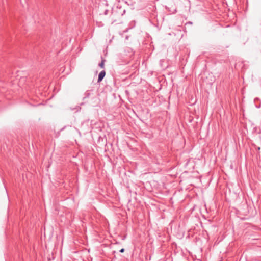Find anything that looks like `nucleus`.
<instances>
[{
    "label": "nucleus",
    "instance_id": "2",
    "mask_svg": "<svg viewBox=\"0 0 261 261\" xmlns=\"http://www.w3.org/2000/svg\"><path fill=\"white\" fill-rule=\"evenodd\" d=\"M106 75V72L105 70H102L101 71L99 75H98V82H101L103 79L104 78L105 76Z\"/></svg>",
    "mask_w": 261,
    "mask_h": 261
},
{
    "label": "nucleus",
    "instance_id": "6",
    "mask_svg": "<svg viewBox=\"0 0 261 261\" xmlns=\"http://www.w3.org/2000/svg\"><path fill=\"white\" fill-rule=\"evenodd\" d=\"M108 10H105V11L104 12V14L105 15H107L108 14Z\"/></svg>",
    "mask_w": 261,
    "mask_h": 261
},
{
    "label": "nucleus",
    "instance_id": "1",
    "mask_svg": "<svg viewBox=\"0 0 261 261\" xmlns=\"http://www.w3.org/2000/svg\"><path fill=\"white\" fill-rule=\"evenodd\" d=\"M121 9L120 8H118V7L116 8V10H112V14H113L115 12H116L117 13H119V15L120 16H122L123 15V14L125 13V10H123L122 11H121Z\"/></svg>",
    "mask_w": 261,
    "mask_h": 261
},
{
    "label": "nucleus",
    "instance_id": "3",
    "mask_svg": "<svg viewBox=\"0 0 261 261\" xmlns=\"http://www.w3.org/2000/svg\"><path fill=\"white\" fill-rule=\"evenodd\" d=\"M102 58V60H101V63H100L99 64V66L101 68H104V64H105V62L106 61V60L103 59Z\"/></svg>",
    "mask_w": 261,
    "mask_h": 261
},
{
    "label": "nucleus",
    "instance_id": "5",
    "mask_svg": "<svg viewBox=\"0 0 261 261\" xmlns=\"http://www.w3.org/2000/svg\"><path fill=\"white\" fill-rule=\"evenodd\" d=\"M120 251V252H121V253H123V252H124V248H122V249H121L120 250V251Z\"/></svg>",
    "mask_w": 261,
    "mask_h": 261
},
{
    "label": "nucleus",
    "instance_id": "4",
    "mask_svg": "<svg viewBox=\"0 0 261 261\" xmlns=\"http://www.w3.org/2000/svg\"><path fill=\"white\" fill-rule=\"evenodd\" d=\"M90 96V93L89 91H86V93H85V96L84 97V98H88L89 97V96Z\"/></svg>",
    "mask_w": 261,
    "mask_h": 261
}]
</instances>
